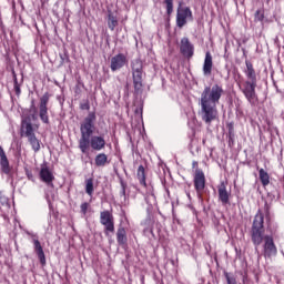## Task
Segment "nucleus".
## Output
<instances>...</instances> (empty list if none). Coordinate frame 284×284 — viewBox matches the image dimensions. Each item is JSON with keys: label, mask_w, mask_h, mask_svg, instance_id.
<instances>
[{"label": "nucleus", "mask_w": 284, "mask_h": 284, "mask_svg": "<svg viewBox=\"0 0 284 284\" xmlns=\"http://www.w3.org/2000/svg\"><path fill=\"white\" fill-rule=\"evenodd\" d=\"M50 101V94L45 92L41 98H40V108H48V103Z\"/></svg>", "instance_id": "nucleus-28"}, {"label": "nucleus", "mask_w": 284, "mask_h": 284, "mask_svg": "<svg viewBox=\"0 0 284 284\" xmlns=\"http://www.w3.org/2000/svg\"><path fill=\"white\" fill-rule=\"evenodd\" d=\"M95 121H97V113L90 112L80 126L81 135L92 136V134H94V122Z\"/></svg>", "instance_id": "nucleus-6"}, {"label": "nucleus", "mask_w": 284, "mask_h": 284, "mask_svg": "<svg viewBox=\"0 0 284 284\" xmlns=\"http://www.w3.org/2000/svg\"><path fill=\"white\" fill-rule=\"evenodd\" d=\"M85 193L89 196H92V194H94V180L92 179L85 180Z\"/></svg>", "instance_id": "nucleus-26"}, {"label": "nucleus", "mask_w": 284, "mask_h": 284, "mask_svg": "<svg viewBox=\"0 0 284 284\" xmlns=\"http://www.w3.org/2000/svg\"><path fill=\"white\" fill-rule=\"evenodd\" d=\"M255 19H256V21H263V19H265V16L263 14V12L261 10H257L255 12Z\"/></svg>", "instance_id": "nucleus-38"}, {"label": "nucleus", "mask_w": 284, "mask_h": 284, "mask_svg": "<svg viewBox=\"0 0 284 284\" xmlns=\"http://www.w3.org/2000/svg\"><path fill=\"white\" fill-rule=\"evenodd\" d=\"M0 168H1V172L7 176L12 175V168H10V161H8V155H6V151H3V148L1 145H0Z\"/></svg>", "instance_id": "nucleus-13"}, {"label": "nucleus", "mask_w": 284, "mask_h": 284, "mask_svg": "<svg viewBox=\"0 0 284 284\" xmlns=\"http://www.w3.org/2000/svg\"><path fill=\"white\" fill-rule=\"evenodd\" d=\"M100 223L104 226L105 236H109L110 233L114 234V215L110 211L100 213Z\"/></svg>", "instance_id": "nucleus-7"}, {"label": "nucleus", "mask_w": 284, "mask_h": 284, "mask_svg": "<svg viewBox=\"0 0 284 284\" xmlns=\"http://www.w3.org/2000/svg\"><path fill=\"white\" fill-rule=\"evenodd\" d=\"M217 115L219 113L214 108H202L200 111L202 121H205L206 123H212V121H214Z\"/></svg>", "instance_id": "nucleus-15"}, {"label": "nucleus", "mask_w": 284, "mask_h": 284, "mask_svg": "<svg viewBox=\"0 0 284 284\" xmlns=\"http://www.w3.org/2000/svg\"><path fill=\"white\" fill-rule=\"evenodd\" d=\"M120 185H121L120 196H121V199H123V201H126V199H128V196L125 195L126 184L123 180H120Z\"/></svg>", "instance_id": "nucleus-33"}, {"label": "nucleus", "mask_w": 284, "mask_h": 284, "mask_svg": "<svg viewBox=\"0 0 284 284\" xmlns=\"http://www.w3.org/2000/svg\"><path fill=\"white\" fill-rule=\"evenodd\" d=\"M134 108H143V102L140 100L139 103L136 104V101L133 102Z\"/></svg>", "instance_id": "nucleus-40"}, {"label": "nucleus", "mask_w": 284, "mask_h": 284, "mask_svg": "<svg viewBox=\"0 0 284 284\" xmlns=\"http://www.w3.org/2000/svg\"><path fill=\"white\" fill-rule=\"evenodd\" d=\"M21 136H26L29 139L30 136H34V126L32 125V121H37L39 119V110L37 108L31 109H21Z\"/></svg>", "instance_id": "nucleus-3"}, {"label": "nucleus", "mask_w": 284, "mask_h": 284, "mask_svg": "<svg viewBox=\"0 0 284 284\" xmlns=\"http://www.w3.org/2000/svg\"><path fill=\"white\" fill-rule=\"evenodd\" d=\"M90 135H81L79 140V149L82 154H88V150H90Z\"/></svg>", "instance_id": "nucleus-19"}, {"label": "nucleus", "mask_w": 284, "mask_h": 284, "mask_svg": "<svg viewBox=\"0 0 284 284\" xmlns=\"http://www.w3.org/2000/svg\"><path fill=\"white\" fill-rule=\"evenodd\" d=\"M136 176L140 185H143V187H148V183L145 182V168L143 165H140L138 168Z\"/></svg>", "instance_id": "nucleus-22"}, {"label": "nucleus", "mask_w": 284, "mask_h": 284, "mask_svg": "<svg viewBox=\"0 0 284 284\" xmlns=\"http://www.w3.org/2000/svg\"><path fill=\"white\" fill-rule=\"evenodd\" d=\"M128 63V57L123 53H118L111 58V71L116 72V70H121Z\"/></svg>", "instance_id": "nucleus-12"}, {"label": "nucleus", "mask_w": 284, "mask_h": 284, "mask_svg": "<svg viewBox=\"0 0 284 284\" xmlns=\"http://www.w3.org/2000/svg\"><path fill=\"white\" fill-rule=\"evenodd\" d=\"M164 4L166 6L168 17H171L172 12H174V0H164Z\"/></svg>", "instance_id": "nucleus-27"}, {"label": "nucleus", "mask_w": 284, "mask_h": 284, "mask_svg": "<svg viewBox=\"0 0 284 284\" xmlns=\"http://www.w3.org/2000/svg\"><path fill=\"white\" fill-rule=\"evenodd\" d=\"M189 21H194V16L192 14V9L190 7H179L176 13V26L178 28H183Z\"/></svg>", "instance_id": "nucleus-8"}, {"label": "nucleus", "mask_w": 284, "mask_h": 284, "mask_svg": "<svg viewBox=\"0 0 284 284\" xmlns=\"http://www.w3.org/2000/svg\"><path fill=\"white\" fill-rule=\"evenodd\" d=\"M225 278H226V283L227 284H237L236 283V277L230 273H225L224 274Z\"/></svg>", "instance_id": "nucleus-34"}, {"label": "nucleus", "mask_w": 284, "mask_h": 284, "mask_svg": "<svg viewBox=\"0 0 284 284\" xmlns=\"http://www.w3.org/2000/svg\"><path fill=\"white\" fill-rule=\"evenodd\" d=\"M245 65L246 70L244 71V74L247 80L243 84L239 83V88L248 103H251V105H256L258 103V97L256 95V85L258 83V80L256 79V70L251 61L246 60Z\"/></svg>", "instance_id": "nucleus-2"}, {"label": "nucleus", "mask_w": 284, "mask_h": 284, "mask_svg": "<svg viewBox=\"0 0 284 284\" xmlns=\"http://www.w3.org/2000/svg\"><path fill=\"white\" fill-rule=\"evenodd\" d=\"M90 146L95 152H101V150L105 149V139L101 135H93L90 139Z\"/></svg>", "instance_id": "nucleus-18"}, {"label": "nucleus", "mask_w": 284, "mask_h": 284, "mask_svg": "<svg viewBox=\"0 0 284 284\" xmlns=\"http://www.w3.org/2000/svg\"><path fill=\"white\" fill-rule=\"evenodd\" d=\"M227 128H229V136L230 139H232V136H234V123H229Z\"/></svg>", "instance_id": "nucleus-39"}, {"label": "nucleus", "mask_w": 284, "mask_h": 284, "mask_svg": "<svg viewBox=\"0 0 284 284\" xmlns=\"http://www.w3.org/2000/svg\"><path fill=\"white\" fill-rule=\"evenodd\" d=\"M258 174L263 187H267L270 185V174L264 169H260Z\"/></svg>", "instance_id": "nucleus-25"}, {"label": "nucleus", "mask_w": 284, "mask_h": 284, "mask_svg": "<svg viewBox=\"0 0 284 284\" xmlns=\"http://www.w3.org/2000/svg\"><path fill=\"white\" fill-rule=\"evenodd\" d=\"M199 165V162L194 161L193 162V168H196Z\"/></svg>", "instance_id": "nucleus-41"}, {"label": "nucleus", "mask_w": 284, "mask_h": 284, "mask_svg": "<svg viewBox=\"0 0 284 284\" xmlns=\"http://www.w3.org/2000/svg\"><path fill=\"white\" fill-rule=\"evenodd\" d=\"M145 201L149 205H154V203H156V196L154 195V191H149Z\"/></svg>", "instance_id": "nucleus-29"}, {"label": "nucleus", "mask_w": 284, "mask_h": 284, "mask_svg": "<svg viewBox=\"0 0 284 284\" xmlns=\"http://www.w3.org/2000/svg\"><path fill=\"white\" fill-rule=\"evenodd\" d=\"M110 163V160H108V154L105 153H99L94 158V164L97 168H105Z\"/></svg>", "instance_id": "nucleus-20"}, {"label": "nucleus", "mask_w": 284, "mask_h": 284, "mask_svg": "<svg viewBox=\"0 0 284 284\" xmlns=\"http://www.w3.org/2000/svg\"><path fill=\"white\" fill-rule=\"evenodd\" d=\"M264 215L261 211L255 214L251 229V241L255 247L262 245V254L264 258H273L278 254V248L274 243V236L265 235Z\"/></svg>", "instance_id": "nucleus-1"}, {"label": "nucleus", "mask_w": 284, "mask_h": 284, "mask_svg": "<svg viewBox=\"0 0 284 284\" xmlns=\"http://www.w3.org/2000/svg\"><path fill=\"white\" fill-rule=\"evenodd\" d=\"M134 114L138 121H143V108H136Z\"/></svg>", "instance_id": "nucleus-35"}, {"label": "nucleus", "mask_w": 284, "mask_h": 284, "mask_svg": "<svg viewBox=\"0 0 284 284\" xmlns=\"http://www.w3.org/2000/svg\"><path fill=\"white\" fill-rule=\"evenodd\" d=\"M28 236H31L34 252L41 263V265H45V253L43 252V246H41V242H39V235L32 233L30 231H26Z\"/></svg>", "instance_id": "nucleus-9"}, {"label": "nucleus", "mask_w": 284, "mask_h": 284, "mask_svg": "<svg viewBox=\"0 0 284 284\" xmlns=\"http://www.w3.org/2000/svg\"><path fill=\"white\" fill-rule=\"evenodd\" d=\"M221 97H223V88L219 87V84L213 85L212 89L206 87L201 94L202 108H213L219 103Z\"/></svg>", "instance_id": "nucleus-4"}, {"label": "nucleus", "mask_w": 284, "mask_h": 284, "mask_svg": "<svg viewBox=\"0 0 284 284\" xmlns=\"http://www.w3.org/2000/svg\"><path fill=\"white\" fill-rule=\"evenodd\" d=\"M219 201L222 205H229L230 203V192L227 191V185L225 182H221L217 186Z\"/></svg>", "instance_id": "nucleus-17"}, {"label": "nucleus", "mask_w": 284, "mask_h": 284, "mask_svg": "<svg viewBox=\"0 0 284 284\" xmlns=\"http://www.w3.org/2000/svg\"><path fill=\"white\" fill-rule=\"evenodd\" d=\"M116 241L119 245H125V243H128V234L125 232V229L123 227L118 229Z\"/></svg>", "instance_id": "nucleus-21"}, {"label": "nucleus", "mask_w": 284, "mask_h": 284, "mask_svg": "<svg viewBox=\"0 0 284 284\" xmlns=\"http://www.w3.org/2000/svg\"><path fill=\"white\" fill-rule=\"evenodd\" d=\"M0 203H1V205H3L4 207H10V202H9L8 197H6V196H3V195L0 196Z\"/></svg>", "instance_id": "nucleus-37"}, {"label": "nucleus", "mask_w": 284, "mask_h": 284, "mask_svg": "<svg viewBox=\"0 0 284 284\" xmlns=\"http://www.w3.org/2000/svg\"><path fill=\"white\" fill-rule=\"evenodd\" d=\"M88 207H90V204L88 202H83L80 206L81 214L83 215L88 214Z\"/></svg>", "instance_id": "nucleus-36"}, {"label": "nucleus", "mask_w": 284, "mask_h": 284, "mask_svg": "<svg viewBox=\"0 0 284 284\" xmlns=\"http://www.w3.org/2000/svg\"><path fill=\"white\" fill-rule=\"evenodd\" d=\"M28 141H29L33 152H39V150H41V141H39V139H37V135L29 136Z\"/></svg>", "instance_id": "nucleus-24"}, {"label": "nucleus", "mask_w": 284, "mask_h": 284, "mask_svg": "<svg viewBox=\"0 0 284 284\" xmlns=\"http://www.w3.org/2000/svg\"><path fill=\"white\" fill-rule=\"evenodd\" d=\"M13 90H14L16 97H21V84H19V80H17V77H14Z\"/></svg>", "instance_id": "nucleus-32"}, {"label": "nucleus", "mask_w": 284, "mask_h": 284, "mask_svg": "<svg viewBox=\"0 0 284 284\" xmlns=\"http://www.w3.org/2000/svg\"><path fill=\"white\" fill-rule=\"evenodd\" d=\"M116 26H119V20L116 19V16H114V13H112V11H110L108 14L109 30L114 31V28H116Z\"/></svg>", "instance_id": "nucleus-23"}, {"label": "nucleus", "mask_w": 284, "mask_h": 284, "mask_svg": "<svg viewBox=\"0 0 284 284\" xmlns=\"http://www.w3.org/2000/svg\"><path fill=\"white\" fill-rule=\"evenodd\" d=\"M180 52L185 59H192L194 57V44L190 41V38H182L180 41Z\"/></svg>", "instance_id": "nucleus-10"}, {"label": "nucleus", "mask_w": 284, "mask_h": 284, "mask_svg": "<svg viewBox=\"0 0 284 284\" xmlns=\"http://www.w3.org/2000/svg\"><path fill=\"white\" fill-rule=\"evenodd\" d=\"M134 94H143V61L135 59L131 63Z\"/></svg>", "instance_id": "nucleus-5"}, {"label": "nucleus", "mask_w": 284, "mask_h": 284, "mask_svg": "<svg viewBox=\"0 0 284 284\" xmlns=\"http://www.w3.org/2000/svg\"><path fill=\"white\" fill-rule=\"evenodd\" d=\"M193 183L197 194H201L205 190V173H203V170H195Z\"/></svg>", "instance_id": "nucleus-11"}, {"label": "nucleus", "mask_w": 284, "mask_h": 284, "mask_svg": "<svg viewBox=\"0 0 284 284\" xmlns=\"http://www.w3.org/2000/svg\"><path fill=\"white\" fill-rule=\"evenodd\" d=\"M39 116H40V119L43 123H49L48 109L47 108L40 109Z\"/></svg>", "instance_id": "nucleus-30"}, {"label": "nucleus", "mask_w": 284, "mask_h": 284, "mask_svg": "<svg viewBox=\"0 0 284 284\" xmlns=\"http://www.w3.org/2000/svg\"><path fill=\"white\" fill-rule=\"evenodd\" d=\"M82 90H83V83L81 81H78L75 87L73 88V92L75 97H81Z\"/></svg>", "instance_id": "nucleus-31"}, {"label": "nucleus", "mask_w": 284, "mask_h": 284, "mask_svg": "<svg viewBox=\"0 0 284 284\" xmlns=\"http://www.w3.org/2000/svg\"><path fill=\"white\" fill-rule=\"evenodd\" d=\"M40 179L43 183H47V185H52V181H54V174L47 163L41 164Z\"/></svg>", "instance_id": "nucleus-14"}, {"label": "nucleus", "mask_w": 284, "mask_h": 284, "mask_svg": "<svg viewBox=\"0 0 284 284\" xmlns=\"http://www.w3.org/2000/svg\"><path fill=\"white\" fill-rule=\"evenodd\" d=\"M213 68H214V61L212 58V53L210 51H206L203 68H202L204 77H212Z\"/></svg>", "instance_id": "nucleus-16"}]
</instances>
